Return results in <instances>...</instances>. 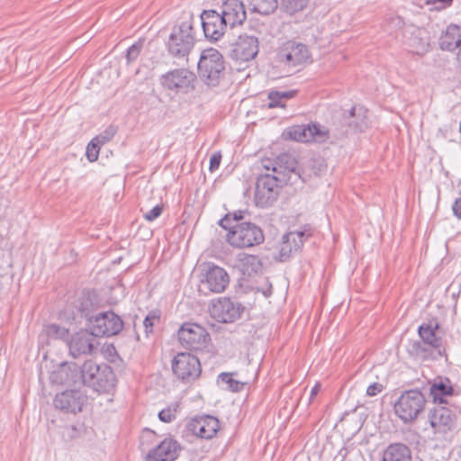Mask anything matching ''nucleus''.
Segmentation results:
<instances>
[{
    "mask_svg": "<svg viewBox=\"0 0 461 461\" xmlns=\"http://www.w3.org/2000/svg\"><path fill=\"white\" fill-rule=\"evenodd\" d=\"M116 382L115 374L107 364L86 360L80 366V384L91 387L99 393H110L114 389Z\"/></svg>",
    "mask_w": 461,
    "mask_h": 461,
    "instance_id": "f03ea898",
    "label": "nucleus"
},
{
    "mask_svg": "<svg viewBox=\"0 0 461 461\" xmlns=\"http://www.w3.org/2000/svg\"><path fill=\"white\" fill-rule=\"evenodd\" d=\"M262 165H263L264 168L267 169V171L272 170V172H273L272 175H277L276 158L275 160H272L270 158H266L262 161Z\"/></svg>",
    "mask_w": 461,
    "mask_h": 461,
    "instance_id": "603ef678",
    "label": "nucleus"
},
{
    "mask_svg": "<svg viewBox=\"0 0 461 461\" xmlns=\"http://www.w3.org/2000/svg\"><path fill=\"white\" fill-rule=\"evenodd\" d=\"M318 391H319V386L318 385H315L312 391H311V397L316 395L318 393Z\"/></svg>",
    "mask_w": 461,
    "mask_h": 461,
    "instance_id": "4d7b16f0",
    "label": "nucleus"
},
{
    "mask_svg": "<svg viewBox=\"0 0 461 461\" xmlns=\"http://www.w3.org/2000/svg\"><path fill=\"white\" fill-rule=\"evenodd\" d=\"M284 134L286 139L301 142L324 143L330 138L329 130L317 122L294 125L287 128Z\"/></svg>",
    "mask_w": 461,
    "mask_h": 461,
    "instance_id": "9b49d317",
    "label": "nucleus"
},
{
    "mask_svg": "<svg viewBox=\"0 0 461 461\" xmlns=\"http://www.w3.org/2000/svg\"><path fill=\"white\" fill-rule=\"evenodd\" d=\"M201 24L207 39L212 41L220 40L225 33L228 24L224 23L221 13L205 10L201 15Z\"/></svg>",
    "mask_w": 461,
    "mask_h": 461,
    "instance_id": "dca6fc26",
    "label": "nucleus"
},
{
    "mask_svg": "<svg viewBox=\"0 0 461 461\" xmlns=\"http://www.w3.org/2000/svg\"><path fill=\"white\" fill-rule=\"evenodd\" d=\"M461 45V28L451 24L447 26L439 39V47L443 50L453 51Z\"/></svg>",
    "mask_w": 461,
    "mask_h": 461,
    "instance_id": "c85d7f7f",
    "label": "nucleus"
},
{
    "mask_svg": "<svg viewBox=\"0 0 461 461\" xmlns=\"http://www.w3.org/2000/svg\"><path fill=\"white\" fill-rule=\"evenodd\" d=\"M116 133V129L113 126L107 128L103 133L97 135L94 140L100 145H104L113 139Z\"/></svg>",
    "mask_w": 461,
    "mask_h": 461,
    "instance_id": "37998d69",
    "label": "nucleus"
},
{
    "mask_svg": "<svg viewBox=\"0 0 461 461\" xmlns=\"http://www.w3.org/2000/svg\"><path fill=\"white\" fill-rule=\"evenodd\" d=\"M161 312L158 309L152 310L147 314L143 321L146 334L151 333L153 331V327L156 322H159Z\"/></svg>",
    "mask_w": 461,
    "mask_h": 461,
    "instance_id": "ea45409f",
    "label": "nucleus"
},
{
    "mask_svg": "<svg viewBox=\"0 0 461 461\" xmlns=\"http://www.w3.org/2000/svg\"><path fill=\"white\" fill-rule=\"evenodd\" d=\"M187 429L192 434L205 439L212 438L220 429V421L211 415H204L192 419Z\"/></svg>",
    "mask_w": 461,
    "mask_h": 461,
    "instance_id": "aec40b11",
    "label": "nucleus"
},
{
    "mask_svg": "<svg viewBox=\"0 0 461 461\" xmlns=\"http://www.w3.org/2000/svg\"><path fill=\"white\" fill-rule=\"evenodd\" d=\"M384 389V386L380 383H373L366 389V394L368 396H375L380 393Z\"/></svg>",
    "mask_w": 461,
    "mask_h": 461,
    "instance_id": "3c124183",
    "label": "nucleus"
},
{
    "mask_svg": "<svg viewBox=\"0 0 461 461\" xmlns=\"http://www.w3.org/2000/svg\"><path fill=\"white\" fill-rule=\"evenodd\" d=\"M277 175L281 178L285 179V176L294 172L297 167V161L295 158L289 153H282L276 157Z\"/></svg>",
    "mask_w": 461,
    "mask_h": 461,
    "instance_id": "473e14b6",
    "label": "nucleus"
},
{
    "mask_svg": "<svg viewBox=\"0 0 461 461\" xmlns=\"http://www.w3.org/2000/svg\"><path fill=\"white\" fill-rule=\"evenodd\" d=\"M86 400L79 390H67L58 393L53 401L54 406L65 412L77 413L82 411Z\"/></svg>",
    "mask_w": 461,
    "mask_h": 461,
    "instance_id": "6ab92c4d",
    "label": "nucleus"
},
{
    "mask_svg": "<svg viewBox=\"0 0 461 461\" xmlns=\"http://www.w3.org/2000/svg\"><path fill=\"white\" fill-rule=\"evenodd\" d=\"M246 211H235L233 212L227 213L222 219L219 221V225L229 230L230 227L235 225L237 222H242Z\"/></svg>",
    "mask_w": 461,
    "mask_h": 461,
    "instance_id": "e433bc0d",
    "label": "nucleus"
},
{
    "mask_svg": "<svg viewBox=\"0 0 461 461\" xmlns=\"http://www.w3.org/2000/svg\"><path fill=\"white\" fill-rule=\"evenodd\" d=\"M181 450L180 444L174 438H166L149 451L146 461H175Z\"/></svg>",
    "mask_w": 461,
    "mask_h": 461,
    "instance_id": "412c9836",
    "label": "nucleus"
},
{
    "mask_svg": "<svg viewBox=\"0 0 461 461\" xmlns=\"http://www.w3.org/2000/svg\"><path fill=\"white\" fill-rule=\"evenodd\" d=\"M411 50L416 54H423L429 49V37L424 29L414 28L407 40Z\"/></svg>",
    "mask_w": 461,
    "mask_h": 461,
    "instance_id": "cd10ccee",
    "label": "nucleus"
},
{
    "mask_svg": "<svg viewBox=\"0 0 461 461\" xmlns=\"http://www.w3.org/2000/svg\"><path fill=\"white\" fill-rule=\"evenodd\" d=\"M79 316L88 321V325L96 317L99 303L95 297L89 293L83 294L76 302L75 305Z\"/></svg>",
    "mask_w": 461,
    "mask_h": 461,
    "instance_id": "a878e982",
    "label": "nucleus"
},
{
    "mask_svg": "<svg viewBox=\"0 0 461 461\" xmlns=\"http://www.w3.org/2000/svg\"><path fill=\"white\" fill-rule=\"evenodd\" d=\"M453 393V384L447 377L436 378L429 387V395L434 402L447 403L445 397L451 396Z\"/></svg>",
    "mask_w": 461,
    "mask_h": 461,
    "instance_id": "bb28decb",
    "label": "nucleus"
},
{
    "mask_svg": "<svg viewBox=\"0 0 461 461\" xmlns=\"http://www.w3.org/2000/svg\"><path fill=\"white\" fill-rule=\"evenodd\" d=\"M68 329L56 323L45 325L41 334L50 339H68Z\"/></svg>",
    "mask_w": 461,
    "mask_h": 461,
    "instance_id": "f704fd0d",
    "label": "nucleus"
},
{
    "mask_svg": "<svg viewBox=\"0 0 461 461\" xmlns=\"http://www.w3.org/2000/svg\"><path fill=\"white\" fill-rule=\"evenodd\" d=\"M452 211L454 215L457 219H461V197L456 198L452 205Z\"/></svg>",
    "mask_w": 461,
    "mask_h": 461,
    "instance_id": "864d4df0",
    "label": "nucleus"
},
{
    "mask_svg": "<svg viewBox=\"0 0 461 461\" xmlns=\"http://www.w3.org/2000/svg\"><path fill=\"white\" fill-rule=\"evenodd\" d=\"M195 74L187 68H175L163 74L159 83L163 88L176 93L187 94L194 89Z\"/></svg>",
    "mask_w": 461,
    "mask_h": 461,
    "instance_id": "1a4fd4ad",
    "label": "nucleus"
},
{
    "mask_svg": "<svg viewBox=\"0 0 461 461\" xmlns=\"http://www.w3.org/2000/svg\"><path fill=\"white\" fill-rule=\"evenodd\" d=\"M245 307L229 297L219 298L210 308L211 316L219 322L231 323L239 320Z\"/></svg>",
    "mask_w": 461,
    "mask_h": 461,
    "instance_id": "f8f14e48",
    "label": "nucleus"
},
{
    "mask_svg": "<svg viewBox=\"0 0 461 461\" xmlns=\"http://www.w3.org/2000/svg\"><path fill=\"white\" fill-rule=\"evenodd\" d=\"M309 0H282L281 6L289 14H294L303 11L308 5Z\"/></svg>",
    "mask_w": 461,
    "mask_h": 461,
    "instance_id": "4c0bfd02",
    "label": "nucleus"
},
{
    "mask_svg": "<svg viewBox=\"0 0 461 461\" xmlns=\"http://www.w3.org/2000/svg\"><path fill=\"white\" fill-rule=\"evenodd\" d=\"M239 264L243 275L251 276L262 270L263 264L257 255L242 254L240 255Z\"/></svg>",
    "mask_w": 461,
    "mask_h": 461,
    "instance_id": "7c9ffc66",
    "label": "nucleus"
},
{
    "mask_svg": "<svg viewBox=\"0 0 461 461\" xmlns=\"http://www.w3.org/2000/svg\"><path fill=\"white\" fill-rule=\"evenodd\" d=\"M64 435L69 439H74L80 437L81 429H77L75 425L67 426L64 430Z\"/></svg>",
    "mask_w": 461,
    "mask_h": 461,
    "instance_id": "de8ad7c7",
    "label": "nucleus"
},
{
    "mask_svg": "<svg viewBox=\"0 0 461 461\" xmlns=\"http://www.w3.org/2000/svg\"><path fill=\"white\" fill-rule=\"evenodd\" d=\"M311 58V52L305 44L290 40L278 47L275 62L287 74H292L310 62Z\"/></svg>",
    "mask_w": 461,
    "mask_h": 461,
    "instance_id": "7ed1b4c3",
    "label": "nucleus"
},
{
    "mask_svg": "<svg viewBox=\"0 0 461 461\" xmlns=\"http://www.w3.org/2000/svg\"><path fill=\"white\" fill-rule=\"evenodd\" d=\"M221 14L230 29L241 25L247 17L245 6L240 0H226L222 4Z\"/></svg>",
    "mask_w": 461,
    "mask_h": 461,
    "instance_id": "b1692460",
    "label": "nucleus"
},
{
    "mask_svg": "<svg viewBox=\"0 0 461 461\" xmlns=\"http://www.w3.org/2000/svg\"><path fill=\"white\" fill-rule=\"evenodd\" d=\"M258 40L255 36L242 34L231 45L230 57L236 61H249L258 53Z\"/></svg>",
    "mask_w": 461,
    "mask_h": 461,
    "instance_id": "2eb2a0df",
    "label": "nucleus"
},
{
    "mask_svg": "<svg viewBox=\"0 0 461 461\" xmlns=\"http://www.w3.org/2000/svg\"><path fill=\"white\" fill-rule=\"evenodd\" d=\"M297 94V90L289 91H271L268 93L269 103L268 108L285 107L283 100L294 98Z\"/></svg>",
    "mask_w": 461,
    "mask_h": 461,
    "instance_id": "72a5a7b5",
    "label": "nucleus"
},
{
    "mask_svg": "<svg viewBox=\"0 0 461 461\" xmlns=\"http://www.w3.org/2000/svg\"><path fill=\"white\" fill-rule=\"evenodd\" d=\"M163 209V204H157L151 210L144 213L145 220H147L148 221H152L156 220L161 215Z\"/></svg>",
    "mask_w": 461,
    "mask_h": 461,
    "instance_id": "a18cd8bd",
    "label": "nucleus"
},
{
    "mask_svg": "<svg viewBox=\"0 0 461 461\" xmlns=\"http://www.w3.org/2000/svg\"><path fill=\"white\" fill-rule=\"evenodd\" d=\"M177 337L183 348L194 351L203 350L210 340V334L205 328L194 322L183 323Z\"/></svg>",
    "mask_w": 461,
    "mask_h": 461,
    "instance_id": "9d476101",
    "label": "nucleus"
},
{
    "mask_svg": "<svg viewBox=\"0 0 461 461\" xmlns=\"http://www.w3.org/2000/svg\"><path fill=\"white\" fill-rule=\"evenodd\" d=\"M383 461H411V451L405 444H390L384 451Z\"/></svg>",
    "mask_w": 461,
    "mask_h": 461,
    "instance_id": "c756f323",
    "label": "nucleus"
},
{
    "mask_svg": "<svg viewBox=\"0 0 461 461\" xmlns=\"http://www.w3.org/2000/svg\"><path fill=\"white\" fill-rule=\"evenodd\" d=\"M173 374L184 384H191L199 378L202 367L200 360L193 354L177 353L171 362Z\"/></svg>",
    "mask_w": 461,
    "mask_h": 461,
    "instance_id": "6e6552de",
    "label": "nucleus"
},
{
    "mask_svg": "<svg viewBox=\"0 0 461 461\" xmlns=\"http://www.w3.org/2000/svg\"><path fill=\"white\" fill-rule=\"evenodd\" d=\"M429 420L430 426L437 432L447 433L452 430L456 423V416L447 407L439 406L429 411Z\"/></svg>",
    "mask_w": 461,
    "mask_h": 461,
    "instance_id": "5701e85b",
    "label": "nucleus"
},
{
    "mask_svg": "<svg viewBox=\"0 0 461 461\" xmlns=\"http://www.w3.org/2000/svg\"><path fill=\"white\" fill-rule=\"evenodd\" d=\"M425 395L418 389L404 391L393 405L396 416L403 422L414 421L424 411Z\"/></svg>",
    "mask_w": 461,
    "mask_h": 461,
    "instance_id": "423d86ee",
    "label": "nucleus"
},
{
    "mask_svg": "<svg viewBox=\"0 0 461 461\" xmlns=\"http://www.w3.org/2000/svg\"><path fill=\"white\" fill-rule=\"evenodd\" d=\"M50 381L59 385L80 384V367L74 363H63L50 374Z\"/></svg>",
    "mask_w": 461,
    "mask_h": 461,
    "instance_id": "4be33fe9",
    "label": "nucleus"
},
{
    "mask_svg": "<svg viewBox=\"0 0 461 461\" xmlns=\"http://www.w3.org/2000/svg\"><path fill=\"white\" fill-rule=\"evenodd\" d=\"M221 161V154L220 152L213 153L212 157L210 158V166L209 170L211 172L215 171L219 168L220 164Z\"/></svg>",
    "mask_w": 461,
    "mask_h": 461,
    "instance_id": "09e8293b",
    "label": "nucleus"
},
{
    "mask_svg": "<svg viewBox=\"0 0 461 461\" xmlns=\"http://www.w3.org/2000/svg\"><path fill=\"white\" fill-rule=\"evenodd\" d=\"M96 338L92 330H81L75 333L68 344L71 356L77 357L93 354L98 345Z\"/></svg>",
    "mask_w": 461,
    "mask_h": 461,
    "instance_id": "a211bd4d",
    "label": "nucleus"
},
{
    "mask_svg": "<svg viewBox=\"0 0 461 461\" xmlns=\"http://www.w3.org/2000/svg\"><path fill=\"white\" fill-rule=\"evenodd\" d=\"M141 49H142V43H140V42L134 43L131 47H129V49L127 50V52H126L127 61L129 63L135 61L139 57V55L141 51Z\"/></svg>",
    "mask_w": 461,
    "mask_h": 461,
    "instance_id": "c03bdc74",
    "label": "nucleus"
},
{
    "mask_svg": "<svg viewBox=\"0 0 461 461\" xmlns=\"http://www.w3.org/2000/svg\"><path fill=\"white\" fill-rule=\"evenodd\" d=\"M277 7V0H253L252 2V10L263 15L273 14Z\"/></svg>",
    "mask_w": 461,
    "mask_h": 461,
    "instance_id": "c9c22d12",
    "label": "nucleus"
},
{
    "mask_svg": "<svg viewBox=\"0 0 461 461\" xmlns=\"http://www.w3.org/2000/svg\"><path fill=\"white\" fill-rule=\"evenodd\" d=\"M459 50H458V53H457V59L459 60V62L461 63V45L459 46Z\"/></svg>",
    "mask_w": 461,
    "mask_h": 461,
    "instance_id": "13d9d810",
    "label": "nucleus"
},
{
    "mask_svg": "<svg viewBox=\"0 0 461 461\" xmlns=\"http://www.w3.org/2000/svg\"><path fill=\"white\" fill-rule=\"evenodd\" d=\"M100 144L97 143L94 139L88 143L86 147V158L90 162L97 160L100 151Z\"/></svg>",
    "mask_w": 461,
    "mask_h": 461,
    "instance_id": "79ce46f5",
    "label": "nucleus"
},
{
    "mask_svg": "<svg viewBox=\"0 0 461 461\" xmlns=\"http://www.w3.org/2000/svg\"><path fill=\"white\" fill-rule=\"evenodd\" d=\"M284 182H285V179L276 175L268 173L260 175L256 183L254 196L256 205L261 208L273 205L278 197L279 189Z\"/></svg>",
    "mask_w": 461,
    "mask_h": 461,
    "instance_id": "0eeeda50",
    "label": "nucleus"
},
{
    "mask_svg": "<svg viewBox=\"0 0 461 461\" xmlns=\"http://www.w3.org/2000/svg\"><path fill=\"white\" fill-rule=\"evenodd\" d=\"M224 69V59L218 50L208 48L201 52L197 64L198 76L207 86H217Z\"/></svg>",
    "mask_w": 461,
    "mask_h": 461,
    "instance_id": "20e7f679",
    "label": "nucleus"
},
{
    "mask_svg": "<svg viewBox=\"0 0 461 461\" xmlns=\"http://www.w3.org/2000/svg\"><path fill=\"white\" fill-rule=\"evenodd\" d=\"M176 409H163L158 413V418L163 422H171L176 419Z\"/></svg>",
    "mask_w": 461,
    "mask_h": 461,
    "instance_id": "49530a36",
    "label": "nucleus"
},
{
    "mask_svg": "<svg viewBox=\"0 0 461 461\" xmlns=\"http://www.w3.org/2000/svg\"><path fill=\"white\" fill-rule=\"evenodd\" d=\"M439 325L438 322L422 323L418 329V334L424 344L435 349L438 356L446 355V349L443 347V339L438 332Z\"/></svg>",
    "mask_w": 461,
    "mask_h": 461,
    "instance_id": "393cba45",
    "label": "nucleus"
},
{
    "mask_svg": "<svg viewBox=\"0 0 461 461\" xmlns=\"http://www.w3.org/2000/svg\"><path fill=\"white\" fill-rule=\"evenodd\" d=\"M195 21L192 14L183 17L180 23L175 25L166 42V49L175 59L188 62L189 55L196 41Z\"/></svg>",
    "mask_w": 461,
    "mask_h": 461,
    "instance_id": "f257e3e1",
    "label": "nucleus"
},
{
    "mask_svg": "<svg viewBox=\"0 0 461 461\" xmlns=\"http://www.w3.org/2000/svg\"><path fill=\"white\" fill-rule=\"evenodd\" d=\"M219 380L228 384V388L232 392H240L243 389L244 384L231 378L230 374L221 373L218 376Z\"/></svg>",
    "mask_w": 461,
    "mask_h": 461,
    "instance_id": "a19ab883",
    "label": "nucleus"
},
{
    "mask_svg": "<svg viewBox=\"0 0 461 461\" xmlns=\"http://www.w3.org/2000/svg\"><path fill=\"white\" fill-rule=\"evenodd\" d=\"M262 293L265 295V297H269L272 294V285H269L268 287Z\"/></svg>",
    "mask_w": 461,
    "mask_h": 461,
    "instance_id": "6e6d98bb",
    "label": "nucleus"
},
{
    "mask_svg": "<svg viewBox=\"0 0 461 461\" xmlns=\"http://www.w3.org/2000/svg\"><path fill=\"white\" fill-rule=\"evenodd\" d=\"M230 283L227 271L212 263L206 265L203 278L201 280V289L212 293H222Z\"/></svg>",
    "mask_w": 461,
    "mask_h": 461,
    "instance_id": "4468645a",
    "label": "nucleus"
},
{
    "mask_svg": "<svg viewBox=\"0 0 461 461\" xmlns=\"http://www.w3.org/2000/svg\"><path fill=\"white\" fill-rule=\"evenodd\" d=\"M356 107H352L348 114L344 116L343 121L345 124H347L348 129L342 130L339 132L340 136H344L348 133V129L353 131H363L367 127V122H366V116L358 114V117L356 115Z\"/></svg>",
    "mask_w": 461,
    "mask_h": 461,
    "instance_id": "2f4dec72",
    "label": "nucleus"
},
{
    "mask_svg": "<svg viewBox=\"0 0 461 461\" xmlns=\"http://www.w3.org/2000/svg\"><path fill=\"white\" fill-rule=\"evenodd\" d=\"M228 243L237 249H248L264 242L262 229L250 221L237 222L226 234Z\"/></svg>",
    "mask_w": 461,
    "mask_h": 461,
    "instance_id": "39448f33",
    "label": "nucleus"
},
{
    "mask_svg": "<svg viewBox=\"0 0 461 461\" xmlns=\"http://www.w3.org/2000/svg\"><path fill=\"white\" fill-rule=\"evenodd\" d=\"M410 353L417 358L427 359L431 355L430 350L426 348L423 341H413L411 345Z\"/></svg>",
    "mask_w": 461,
    "mask_h": 461,
    "instance_id": "58836bf2",
    "label": "nucleus"
},
{
    "mask_svg": "<svg viewBox=\"0 0 461 461\" xmlns=\"http://www.w3.org/2000/svg\"><path fill=\"white\" fill-rule=\"evenodd\" d=\"M89 328L97 337H111L117 335L122 330L123 321L112 311L98 312L89 324Z\"/></svg>",
    "mask_w": 461,
    "mask_h": 461,
    "instance_id": "ddd939ff",
    "label": "nucleus"
},
{
    "mask_svg": "<svg viewBox=\"0 0 461 461\" xmlns=\"http://www.w3.org/2000/svg\"><path fill=\"white\" fill-rule=\"evenodd\" d=\"M454 0H427L429 5H436V9L440 10L450 6Z\"/></svg>",
    "mask_w": 461,
    "mask_h": 461,
    "instance_id": "8fccbe9b",
    "label": "nucleus"
},
{
    "mask_svg": "<svg viewBox=\"0 0 461 461\" xmlns=\"http://www.w3.org/2000/svg\"><path fill=\"white\" fill-rule=\"evenodd\" d=\"M312 236L311 230L290 231L282 237L279 244L278 259L281 262L288 260L294 252L299 251L304 241Z\"/></svg>",
    "mask_w": 461,
    "mask_h": 461,
    "instance_id": "f3484780",
    "label": "nucleus"
},
{
    "mask_svg": "<svg viewBox=\"0 0 461 461\" xmlns=\"http://www.w3.org/2000/svg\"><path fill=\"white\" fill-rule=\"evenodd\" d=\"M348 452H349L348 449L345 447L340 448V450L338 452L337 456H335V460L346 461Z\"/></svg>",
    "mask_w": 461,
    "mask_h": 461,
    "instance_id": "5fc2aeb1",
    "label": "nucleus"
}]
</instances>
